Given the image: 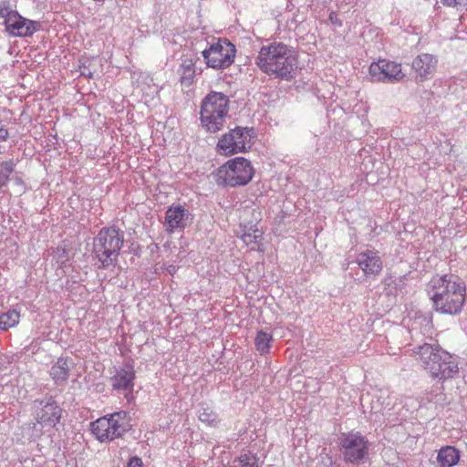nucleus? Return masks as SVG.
<instances>
[{
    "instance_id": "6e6552de",
    "label": "nucleus",
    "mask_w": 467,
    "mask_h": 467,
    "mask_svg": "<svg viewBox=\"0 0 467 467\" xmlns=\"http://www.w3.org/2000/svg\"><path fill=\"white\" fill-rule=\"evenodd\" d=\"M0 18L4 19L5 31L13 36H32L40 28L39 22L22 16L7 1H0Z\"/></svg>"
},
{
    "instance_id": "f03ea898",
    "label": "nucleus",
    "mask_w": 467,
    "mask_h": 467,
    "mask_svg": "<svg viewBox=\"0 0 467 467\" xmlns=\"http://www.w3.org/2000/svg\"><path fill=\"white\" fill-rule=\"evenodd\" d=\"M255 61L264 73L285 81L294 78L297 67V60L292 50L283 43L263 46Z\"/></svg>"
},
{
    "instance_id": "cd10ccee",
    "label": "nucleus",
    "mask_w": 467,
    "mask_h": 467,
    "mask_svg": "<svg viewBox=\"0 0 467 467\" xmlns=\"http://www.w3.org/2000/svg\"><path fill=\"white\" fill-rule=\"evenodd\" d=\"M127 467H143V463L140 458L133 456L130 459Z\"/></svg>"
},
{
    "instance_id": "412c9836",
    "label": "nucleus",
    "mask_w": 467,
    "mask_h": 467,
    "mask_svg": "<svg viewBox=\"0 0 467 467\" xmlns=\"http://www.w3.org/2000/svg\"><path fill=\"white\" fill-rule=\"evenodd\" d=\"M199 420L207 426L216 427L220 422L218 414L207 404L202 403L199 410Z\"/></svg>"
},
{
    "instance_id": "f257e3e1",
    "label": "nucleus",
    "mask_w": 467,
    "mask_h": 467,
    "mask_svg": "<svg viewBox=\"0 0 467 467\" xmlns=\"http://www.w3.org/2000/svg\"><path fill=\"white\" fill-rule=\"evenodd\" d=\"M427 292L436 312L452 316L462 312L466 287L459 276L451 274L435 275L428 283Z\"/></svg>"
},
{
    "instance_id": "20e7f679",
    "label": "nucleus",
    "mask_w": 467,
    "mask_h": 467,
    "mask_svg": "<svg viewBox=\"0 0 467 467\" xmlns=\"http://www.w3.org/2000/svg\"><path fill=\"white\" fill-rule=\"evenodd\" d=\"M124 244V233L119 229L104 227L93 239V254L99 261V268L114 267L119 259V252Z\"/></svg>"
},
{
    "instance_id": "4468645a",
    "label": "nucleus",
    "mask_w": 467,
    "mask_h": 467,
    "mask_svg": "<svg viewBox=\"0 0 467 467\" xmlns=\"http://www.w3.org/2000/svg\"><path fill=\"white\" fill-rule=\"evenodd\" d=\"M135 378L133 365L130 362H126L122 366L115 368V372L109 378V382L113 390L122 392L125 396H128L134 389Z\"/></svg>"
},
{
    "instance_id": "0eeeda50",
    "label": "nucleus",
    "mask_w": 467,
    "mask_h": 467,
    "mask_svg": "<svg viewBox=\"0 0 467 467\" xmlns=\"http://www.w3.org/2000/svg\"><path fill=\"white\" fill-rule=\"evenodd\" d=\"M131 428L130 417L125 410L116 411L91 423V431L100 441L120 438Z\"/></svg>"
},
{
    "instance_id": "6ab92c4d",
    "label": "nucleus",
    "mask_w": 467,
    "mask_h": 467,
    "mask_svg": "<svg viewBox=\"0 0 467 467\" xmlns=\"http://www.w3.org/2000/svg\"><path fill=\"white\" fill-rule=\"evenodd\" d=\"M195 72V60L192 57L183 58L178 69L181 84L186 87L191 86L193 83Z\"/></svg>"
},
{
    "instance_id": "9d476101",
    "label": "nucleus",
    "mask_w": 467,
    "mask_h": 467,
    "mask_svg": "<svg viewBox=\"0 0 467 467\" xmlns=\"http://www.w3.org/2000/svg\"><path fill=\"white\" fill-rule=\"evenodd\" d=\"M235 46L229 40L218 39L202 52L207 67L214 69L229 67L234 61Z\"/></svg>"
},
{
    "instance_id": "9b49d317",
    "label": "nucleus",
    "mask_w": 467,
    "mask_h": 467,
    "mask_svg": "<svg viewBox=\"0 0 467 467\" xmlns=\"http://www.w3.org/2000/svg\"><path fill=\"white\" fill-rule=\"evenodd\" d=\"M254 135L253 128L236 127L219 139L217 148L224 155L245 151L247 148H251Z\"/></svg>"
},
{
    "instance_id": "393cba45",
    "label": "nucleus",
    "mask_w": 467,
    "mask_h": 467,
    "mask_svg": "<svg viewBox=\"0 0 467 467\" xmlns=\"http://www.w3.org/2000/svg\"><path fill=\"white\" fill-rule=\"evenodd\" d=\"M230 467H257L256 458L251 454H242Z\"/></svg>"
},
{
    "instance_id": "7c9ffc66",
    "label": "nucleus",
    "mask_w": 467,
    "mask_h": 467,
    "mask_svg": "<svg viewBox=\"0 0 467 467\" xmlns=\"http://www.w3.org/2000/svg\"><path fill=\"white\" fill-rule=\"evenodd\" d=\"M16 182H17V183H20V182H21V180H20V179H17V180H16Z\"/></svg>"
},
{
    "instance_id": "c85d7f7f",
    "label": "nucleus",
    "mask_w": 467,
    "mask_h": 467,
    "mask_svg": "<svg viewBox=\"0 0 467 467\" xmlns=\"http://www.w3.org/2000/svg\"><path fill=\"white\" fill-rule=\"evenodd\" d=\"M9 136L8 130L5 128L0 120V142L5 141Z\"/></svg>"
},
{
    "instance_id": "4be33fe9",
    "label": "nucleus",
    "mask_w": 467,
    "mask_h": 467,
    "mask_svg": "<svg viewBox=\"0 0 467 467\" xmlns=\"http://www.w3.org/2000/svg\"><path fill=\"white\" fill-rule=\"evenodd\" d=\"M20 320V314L15 309H10L0 315V329L6 331L16 327Z\"/></svg>"
},
{
    "instance_id": "39448f33",
    "label": "nucleus",
    "mask_w": 467,
    "mask_h": 467,
    "mask_svg": "<svg viewBox=\"0 0 467 467\" xmlns=\"http://www.w3.org/2000/svg\"><path fill=\"white\" fill-rule=\"evenodd\" d=\"M229 110V99L221 92H210L201 106V124L209 132H217L224 126Z\"/></svg>"
},
{
    "instance_id": "7ed1b4c3",
    "label": "nucleus",
    "mask_w": 467,
    "mask_h": 467,
    "mask_svg": "<svg viewBox=\"0 0 467 467\" xmlns=\"http://www.w3.org/2000/svg\"><path fill=\"white\" fill-rule=\"evenodd\" d=\"M413 355L433 379H451L458 372L454 358L437 343L425 342L413 348Z\"/></svg>"
},
{
    "instance_id": "a878e982",
    "label": "nucleus",
    "mask_w": 467,
    "mask_h": 467,
    "mask_svg": "<svg viewBox=\"0 0 467 467\" xmlns=\"http://www.w3.org/2000/svg\"><path fill=\"white\" fill-rule=\"evenodd\" d=\"M243 241L246 244H257L259 243V239L261 238V234H258V231H254V234H244Z\"/></svg>"
},
{
    "instance_id": "f8f14e48",
    "label": "nucleus",
    "mask_w": 467,
    "mask_h": 467,
    "mask_svg": "<svg viewBox=\"0 0 467 467\" xmlns=\"http://www.w3.org/2000/svg\"><path fill=\"white\" fill-rule=\"evenodd\" d=\"M369 442L359 432L344 433L340 440V451L347 462L359 464L368 455Z\"/></svg>"
},
{
    "instance_id": "423d86ee",
    "label": "nucleus",
    "mask_w": 467,
    "mask_h": 467,
    "mask_svg": "<svg viewBox=\"0 0 467 467\" xmlns=\"http://www.w3.org/2000/svg\"><path fill=\"white\" fill-rule=\"evenodd\" d=\"M254 174L251 161L243 157H237L222 165L215 174L218 185L237 187L246 185Z\"/></svg>"
},
{
    "instance_id": "a211bd4d",
    "label": "nucleus",
    "mask_w": 467,
    "mask_h": 467,
    "mask_svg": "<svg viewBox=\"0 0 467 467\" xmlns=\"http://www.w3.org/2000/svg\"><path fill=\"white\" fill-rule=\"evenodd\" d=\"M69 360L68 358L61 357L50 368L49 375L57 385H62L67 381L69 377Z\"/></svg>"
},
{
    "instance_id": "ddd939ff",
    "label": "nucleus",
    "mask_w": 467,
    "mask_h": 467,
    "mask_svg": "<svg viewBox=\"0 0 467 467\" xmlns=\"http://www.w3.org/2000/svg\"><path fill=\"white\" fill-rule=\"evenodd\" d=\"M368 73L372 81L375 82L396 83L405 77L401 64L387 59L372 62L368 67Z\"/></svg>"
},
{
    "instance_id": "5701e85b",
    "label": "nucleus",
    "mask_w": 467,
    "mask_h": 467,
    "mask_svg": "<svg viewBox=\"0 0 467 467\" xmlns=\"http://www.w3.org/2000/svg\"><path fill=\"white\" fill-rule=\"evenodd\" d=\"M272 341V335L260 330L254 339V344L256 349L262 354H266L269 352L270 342Z\"/></svg>"
},
{
    "instance_id": "c756f323",
    "label": "nucleus",
    "mask_w": 467,
    "mask_h": 467,
    "mask_svg": "<svg viewBox=\"0 0 467 467\" xmlns=\"http://www.w3.org/2000/svg\"><path fill=\"white\" fill-rule=\"evenodd\" d=\"M81 75L83 76H87L88 78H92V73L90 70H88L87 67H83V69L81 70Z\"/></svg>"
},
{
    "instance_id": "b1692460",
    "label": "nucleus",
    "mask_w": 467,
    "mask_h": 467,
    "mask_svg": "<svg viewBox=\"0 0 467 467\" xmlns=\"http://www.w3.org/2000/svg\"><path fill=\"white\" fill-rule=\"evenodd\" d=\"M16 164L13 161H3L0 164V189L6 185L10 179V175L15 171Z\"/></svg>"
},
{
    "instance_id": "aec40b11",
    "label": "nucleus",
    "mask_w": 467,
    "mask_h": 467,
    "mask_svg": "<svg viewBox=\"0 0 467 467\" xmlns=\"http://www.w3.org/2000/svg\"><path fill=\"white\" fill-rule=\"evenodd\" d=\"M460 460V452L454 447H442L437 456V461L441 467H452L458 463Z\"/></svg>"
},
{
    "instance_id": "1a4fd4ad",
    "label": "nucleus",
    "mask_w": 467,
    "mask_h": 467,
    "mask_svg": "<svg viewBox=\"0 0 467 467\" xmlns=\"http://www.w3.org/2000/svg\"><path fill=\"white\" fill-rule=\"evenodd\" d=\"M33 416L36 420L34 428L37 426L40 431L43 429H52L60 421L62 417V409L52 396L45 397L42 400H36L32 405Z\"/></svg>"
},
{
    "instance_id": "bb28decb",
    "label": "nucleus",
    "mask_w": 467,
    "mask_h": 467,
    "mask_svg": "<svg viewBox=\"0 0 467 467\" xmlns=\"http://www.w3.org/2000/svg\"><path fill=\"white\" fill-rule=\"evenodd\" d=\"M441 2L448 5V6H452V7H456L458 5H462V6H465L467 5V0H441Z\"/></svg>"
},
{
    "instance_id": "dca6fc26",
    "label": "nucleus",
    "mask_w": 467,
    "mask_h": 467,
    "mask_svg": "<svg viewBox=\"0 0 467 467\" xmlns=\"http://www.w3.org/2000/svg\"><path fill=\"white\" fill-rule=\"evenodd\" d=\"M356 262L366 275H377L382 270V261L378 251H363L358 254Z\"/></svg>"
},
{
    "instance_id": "2eb2a0df",
    "label": "nucleus",
    "mask_w": 467,
    "mask_h": 467,
    "mask_svg": "<svg viewBox=\"0 0 467 467\" xmlns=\"http://www.w3.org/2000/svg\"><path fill=\"white\" fill-rule=\"evenodd\" d=\"M189 210L182 205H171L165 213L164 228L169 234L184 229L191 222Z\"/></svg>"
},
{
    "instance_id": "f3484780",
    "label": "nucleus",
    "mask_w": 467,
    "mask_h": 467,
    "mask_svg": "<svg viewBox=\"0 0 467 467\" xmlns=\"http://www.w3.org/2000/svg\"><path fill=\"white\" fill-rule=\"evenodd\" d=\"M438 60L428 53L417 56L412 61V69L415 71L420 80H426L432 77L436 70Z\"/></svg>"
}]
</instances>
